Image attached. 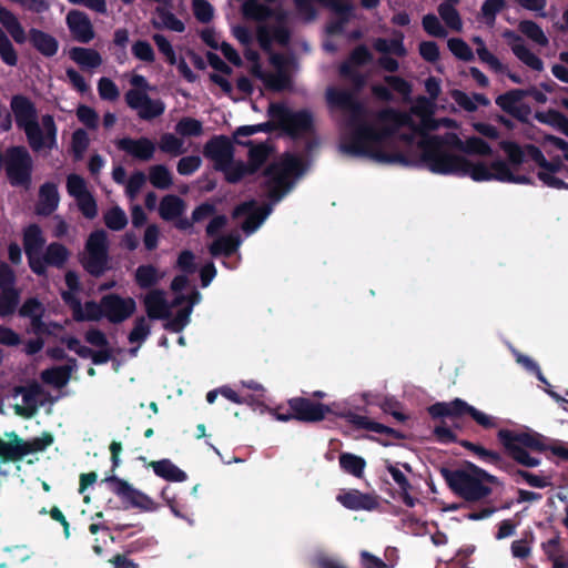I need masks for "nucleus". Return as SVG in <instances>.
<instances>
[{
  "instance_id": "nucleus-1",
  "label": "nucleus",
  "mask_w": 568,
  "mask_h": 568,
  "mask_svg": "<svg viewBox=\"0 0 568 568\" xmlns=\"http://www.w3.org/2000/svg\"><path fill=\"white\" fill-rule=\"evenodd\" d=\"M325 98L331 109H337L348 114L345 122L348 132L343 134L339 144L343 153L356 158H368L383 164L405 166L410 164L404 153L384 150V143L394 134L395 130L407 124L408 114L394 108H385L377 113V120L381 123L392 124L393 128H379L366 120V106L353 92L331 87L326 90Z\"/></svg>"
},
{
  "instance_id": "nucleus-2",
  "label": "nucleus",
  "mask_w": 568,
  "mask_h": 568,
  "mask_svg": "<svg viewBox=\"0 0 568 568\" xmlns=\"http://www.w3.org/2000/svg\"><path fill=\"white\" fill-rule=\"evenodd\" d=\"M439 474L450 491L467 503L484 501L493 494V486L504 485L497 476L467 460L463 468L442 466Z\"/></svg>"
},
{
  "instance_id": "nucleus-3",
  "label": "nucleus",
  "mask_w": 568,
  "mask_h": 568,
  "mask_svg": "<svg viewBox=\"0 0 568 568\" xmlns=\"http://www.w3.org/2000/svg\"><path fill=\"white\" fill-rule=\"evenodd\" d=\"M433 434L439 444L447 445L458 443L460 446L475 454L481 462L494 465L498 469L506 471L517 484L524 480L535 488H545L550 485L547 477L518 468L515 464L505 460L498 452L487 449L467 439H458L453 429L446 426L445 422L436 425Z\"/></svg>"
},
{
  "instance_id": "nucleus-4",
  "label": "nucleus",
  "mask_w": 568,
  "mask_h": 568,
  "mask_svg": "<svg viewBox=\"0 0 568 568\" xmlns=\"http://www.w3.org/2000/svg\"><path fill=\"white\" fill-rule=\"evenodd\" d=\"M497 439L504 447L508 457L518 465L526 468H534L540 465V458L531 456L527 449L544 453L550 450L552 455L568 460V448L561 445L548 446L545 437L538 433L515 432L501 428L497 433Z\"/></svg>"
},
{
  "instance_id": "nucleus-5",
  "label": "nucleus",
  "mask_w": 568,
  "mask_h": 568,
  "mask_svg": "<svg viewBox=\"0 0 568 568\" xmlns=\"http://www.w3.org/2000/svg\"><path fill=\"white\" fill-rule=\"evenodd\" d=\"M305 172L303 160L295 154L286 153L277 162L268 164L263 175L267 178L265 183L271 201L270 204L280 202L294 186L291 178H298Z\"/></svg>"
},
{
  "instance_id": "nucleus-6",
  "label": "nucleus",
  "mask_w": 568,
  "mask_h": 568,
  "mask_svg": "<svg viewBox=\"0 0 568 568\" xmlns=\"http://www.w3.org/2000/svg\"><path fill=\"white\" fill-rule=\"evenodd\" d=\"M418 146L420 149L418 163L432 173L460 176L463 165L467 164L465 156L454 154L445 149V141L440 136L425 138L418 143Z\"/></svg>"
},
{
  "instance_id": "nucleus-7",
  "label": "nucleus",
  "mask_w": 568,
  "mask_h": 568,
  "mask_svg": "<svg viewBox=\"0 0 568 568\" xmlns=\"http://www.w3.org/2000/svg\"><path fill=\"white\" fill-rule=\"evenodd\" d=\"M267 114L291 139H301L315 132L314 115L307 109L292 110L281 102L270 103Z\"/></svg>"
},
{
  "instance_id": "nucleus-8",
  "label": "nucleus",
  "mask_w": 568,
  "mask_h": 568,
  "mask_svg": "<svg viewBox=\"0 0 568 568\" xmlns=\"http://www.w3.org/2000/svg\"><path fill=\"white\" fill-rule=\"evenodd\" d=\"M79 262L83 270L95 278L111 270L109 239L104 230H95L89 234L84 250L79 254Z\"/></svg>"
},
{
  "instance_id": "nucleus-9",
  "label": "nucleus",
  "mask_w": 568,
  "mask_h": 568,
  "mask_svg": "<svg viewBox=\"0 0 568 568\" xmlns=\"http://www.w3.org/2000/svg\"><path fill=\"white\" fill-rule=\"evenodd\" d=\"M427 412L433 419L449 417L457 419L464 415H469L478 425L489 429L496 426L493 418L460 398L452 402H437L428 406Z\"/></svg>"
},
{
  "instance_id": "nucleus-10",
  "label": "nucleus",
  "mask_w": 568,
  "mask_h": 568,
  "mask_svg": "<svg viewBox=\"0 0 568 568\" xmlns=\"http://www.w3.org/2000/svg\"><path fill=\"white\" fill-rule=\"evenodd\" d=\"M103 481L106 483L110 490L125 504V508L133 507L142 511H155L160 507L159 504L146 494L138 490L126 480L115 475L108 476Z\"/></svg>"
},
{
  "instance_id": "nucleus-11",
  "label": "nucleus",
  "mask_w": 568,
  "mask_h": 568,
  "mask_svg": "<svg viewBox=\"0 0 568 568\" xmlns=\"http://www.w3.org/2000/svg\"><path fill=\"white\" fill-rule=\"evenodd\" d=\"M10 109L18 129L24 132L27 140H33L40 125L36 103L24 94H14L10 100Z\"/></svg>"
},
{
  "instance_id": "nucleus-12",
  "label": "nucleus",
  "mask_w": 568,
  "mask_h": 568,
  "mask_svg": "<svg viewBox=\"0 0 568 568\" xmlns=\"http://www.w3.org/2000/svg\"><path fill=\"white\" fill-rule=\"evenodd\" d=\"M125 103L132 110L138 112L140 119L151 121L165 111V104L162 100H153L145 91L130 89L124 94Z\"/></svg>"
},
{
  "instance_id": "nucleus-13",
  "label": "nucleus",
  "mask_w": 568,
  "mask_h": 568,
  "mask_svg": "<svg viewBox=\"0 0 568 568\" xmlns=\"http://www.w3.org/2000/svg\"><path fill=\"white\" fill-rule=\"evenodd\" d=\"M13 392L14 395H22L23 405H16L14 412L17 415L24 418L32 417L39 406L43 405L45 402H52L49 393L38 383H32L27 386H16Z\"/></svg>"
},
{
  "instance_id": "nucleus-14",
  "label": "nucleus",
  "mask_w": 568,
  "mask_h": 568,
  "mask_svg": "<svg viewBox=\"0 0 568 568\" xmlns=\"http://www.w3.org/2000/svg\"><path fill=\"white\" fill-rule=\"evenodd\" d=\"M272 211V204L265 203L261 206H257L254 200H250L236 205L232 212V216L233 219L246 216L242 224V230L250 234L255 232L261 226V224L267 219Z\"/></svg>"
},
{
  "instance_id": "nucleus-15",
  "label": "nucleus",
  "mask_w": 568,
  "mask_h": 568,
  "mask_svg": "<svg viewBox=\"0 0 568 568\" xmlns=\"http://www.w3.org/2000/svg\"><path fill=\"white\" fill-rule=\"evenodd\" d=\"M45 239L42 235L41 227L33 223L27 226L23 231V248L28 258V264L32 273H43V266L39 261L42 253Z\"/></svg>"
},
{
  "instance_id": "nucleus-16",
  "label": "nucleus",
  "mask_w": 568,
  "mask_h": 568,
  "mask_svg": "<svg viewBox=\"0 0 568 568\" xmlns=\"http://www.w3.org/2000/svg\"><path fill=\"white\" fill-rule=\"evenodd\" d=\"M296 420L302 423H317L332 413L328 405L312 402L306 397H293L287 400Z\"/></svg>"
},
{
  "instance_id": "nucleus-17",
  "label": "nucleus",
  "mask_w": 568,
  "mask_h": 568,
  "mask_svg": "<svg viewBox=\"0 0 568 568\" xmlns=\"http://www.w3.org/2000/svg\"><path fill=\"white\" fill-rule=\"evenodd\" d=\"M59 359H68V363L61 366H53L42 371L40 378L44 385L55 389V394H50L51 400H57L64 394L61 389L68 385L72 372L77 368L75 357H58Z\"/></svg>"
},
{
  "instance_id": "nucleus-18",
  "label": "nucleus",
  "mask_w": 568,
  "mask_h": 568,
  "mask_svg": "<svg viewBox=\"0 0 568 568\" xmlns=\"http://www.w3.org/2000/svg\"><path fill=\"white\" fill-rule=\"evenodd\" d=\"M203 155L214 162V170H223L234 159L233 143L226 135H214L204 144Z\"/></svg>"
},
{
  "instance_id": "nucleus-19",
  "label": "nucleus",
  "mask_w": 568,
  "mask_h": 568,
  "mask_svg": "<svg viewBox=\"0 0 568 568\" xmlns=\"http://www.w3.org/2000/svg\"><path fill=\"white\" fill-rule=\"evenodd\" d=\"M103 306L104 318L112 324L124 322L136 310L135 301L132 297H122L115 293L103 295Z\"/></svg>"
},
{
  "instance_id": "nucleus-20",
  "label": "nucleus",
  "mask_w": 568,
  "mask_h": 568,
  "mask_svg": "<svg viewBox=\"0 0 568 568\" xmlns=\"http://www.w3.org/2000/svg\"><path fill=\"white\" fill-rule=\"evenodd\" d=\"M526 97L527 92H524V89H511L503 94H499L495 99V103L505 113L525 123L528 121V116L531 113L530 106L521 103L523 99Z\"/></svg>"
},
{
  "instance_id": "nucleus-21",
  "label": "nucleus",
  "mask_w": 568,
  "mask_h": 568,
  "mask_svg": "<svg viewBox=\"0 0 568 568\" xmlns=\"http://www.w3.org/2000/svg\"><path fill=\"white\" fill-rule=\"evenodd\" d=\"M62 298L67 303H70V305L72 307L73 320L77 322H84V321L98 322V321L104 318L103 296L100 298L99 302H95V301L85 302L83 307L81 305V302L79 300L74 298L71 295V293H63Z\"/></svg>"
},
{
  "instance_id": "nucleus-22",
  "label": "nucleus",
  "mask_w": 568,
  "mask_h": 568,
  "mask_svg": "<svg viewBox=\"0 0 568 568\" xmlns=\"http://www.w3.org/2000/svg\"><path fill=\"white\" fill-rule=\"evenodd\" d=\"M504 38L507 40L513 53L518 60L534 71H542V60L527 48L524 39L518 33L513 30H506L504 32Z\"/></svg>"
},
{
  "instance_id": "nucleus-23",
  "label": "nucleus",
  "mask_w": 568,
  "mask_h": 568,
  "mask_svg": "<svg viewBox=\"0 0 568 568\" xmlns=\"http://www.w3.org/2000/svg\"><path fill=\"white\" fill-rule=\"evenodd\" d=\"M42 129L39 125V132L33 140H27L33 152H40L43 149L53 150L57 148L58 128L54 118L51 114H44L41 118Z\"/></svg>"
},
{
  "instance_id": "nucleus-24",
  "label": "nucleus",
  "mask_w": 568,
  "mask_h": 568,
  "mask_svg": "<svg viewBox=\"0 0 568 568\" xmlns=\"http://www.w3.org/2000/svg\"><path fill=\"white\" fill-rule=\"evenodd\" d=\"M337 415L345 418L351 425H353L357 429H366L377 434H384L396 439L405 438V435L402 432L389 426H386L384 424L371 420L368 417L358 415L352 410L338 413Z\"/></svg>"
},
{
  "instance_id": "nucleus-25",
  "label": "nucleus",
  "mask_w": 568,
  "mask_h": 568,
  "mask_svg": "<svg viewBox=\"0 0 568 568\" xmlns=\"http://www.w3.org/2000/svg\"><path fill=\"white\" fill-rule=\"evenodd\" d=\"M116 148L134 159L143 162L150 161L155 152L154 143L145 136L139 139L122 138L115 142Z\"/></svg>"
},
{
  "instance_id": "nucleus-26",
  "label": "nucleus",
  "mask_w": 568,
  "mask_h": 568,
  "mask_svg": "<svg viewBox=\"0 0 568 568\" xmlns=\"http://www.w3.org/2000/svg\"><path fill=\"white\" fill-rule=\"evenodd\" d=\"M68 28L80 43H89L94 38V30L87 13L79 10H71L67 14Z\"/></svg>"
},
{
  "instance_id": "nucleus-27",
  "label": "nucleus",
  "mask_w": 568,
  "mask_h": 568,
  "mask_svg": "<svg viewBox=\"0 0 568 568\" xmlns=\"http://www.w3.org/2000/svg\"><path fill=\"white\" fill-rule=\"evenodd\" d=\"M70 257V251L65 245L59 242H52L47 247L44 253H41L39 261L43 266V273L37 274L38 276L48 275V266L55 268H63Z\"/></svg>"
},
{
  "instance_id": "nucleus-28",
  "label": "nucleus",
  "mask_w": 568,
  "mask_h": 568,
  "mask_svg": "<svg viewBox=\"0 0 568 568\" xmlns=\"http://www.w3.org/2000/svg\"><path fill=\"white\" fill-rule=\"evenodd\" d=\"M8 442L0 438V463H16L24 458L22 438L16 432L4 434Z\"/></svg>"
},
{
  "instance_id": "nucleus-29",
  "label": "nucleus",
  "mask_w": 568,
  "mask_h": 568,
  "mask_svg": "<svg viewBox=\"0 0 568 568\" xmlns=\"http://www.w3.org/2000/svg\"><path fill=\"white\" fill-rule=\"evenodd\" d=\"M29 42L47 58L55 55L59 49V42L53 36L36 28L29 30Z\"/></svg>"
},
{
  "instance_id": "nucleus-30",
  "label": "nucleus",
  "mask_w": 568,
  "mask_h": 568,
  "mask_svg": "<svg viewBox=\"0 0 568 568\" xmlns=\"http://www.w3.org/2000/svg\"><path fill=\"white\" fill-rule=\"evenodd\" d=\"M60 196L58 186L53 182H45L39 190V205L37 212L40 215H51L59 205Z\"/></svg>"
},
{
  "instance_id": "nucleus-31",
  "label": "nucleus",
  "mask_w": 568,
  "mask_h": 568,
  "mask_svg": "<svg viewBox=\"0 0 568 568\" xmlns=\"http://www.w3.org/2000/svg\"><path fill=\"white\" fill-rule=\"evenodd\" d=\"M337 500L351 510H373L377 507L375 497L359 490H351L337 496Z\"/></svg>"
},
{
  "instance_id": "nucleus-32",
  "label": "nucleus",
  "mask_w": 568,
  "mask_h": 568,
  "mask_svg": "<svg viewBox=\"0 0 568 568\" xmlns=\"http://www.w3.org/2000/svg\"><path fill=\"white\" fill-rule=\"evenodd\" d=\"M184 302H187V305L183 308H180L174 316H170L165 318L168 322L165 324V328L173 333H180L190 322V315L192 313L193 305L197 302L194 300L185 301V296H178L173 302L172 306H180Z\"/></svg>"
},
{
  "instance_id": "nucleus-33",
  "label": "nucleus",
  "mask_w": 568,
  "mask_h": 568,
  "mask_svg": "<svg viewBox=\"0 0 568 568\" xmlns=\"http://www.w3.org/2000/svg\"><path fill=\"white\" fill-rule=\"evenodd\" d=\"M144 305L151 320H164L171 316L170 305L164 298L163 292L155 290L146 294Z\"/></svg>"
},
{
  "instance_id": "nucleus-34",
  "label": "nucleus",
  "mask_w": 568,
  "mask_h": 568,
  "mask_svg": "<svg viewBox=\"0 0 568 568\" xmlns=\"http://www.w3.org/2000/svg\"><path fill=\"white\" fill-rule=\"evenodd\" d=\"M236 143L239 145L250 148L247 165L251 168V172L254 173H256L261 169V166L266 162L272 152V146L266 142L254 144L251 140H236Z\"/></svg>"
},
{
  "instance_id": "nucleus-35",
  "label": "nucleus",
  "mask_w": 568,
  "mask_h": 568,
  "mask_svg": "<svg viewBox=\"0 0 568 568\" xmlns=\"http://www.w3.org/2000/svg\"><path fill=\"white\" fill-rule=\"evenodd\" d=\"M150 467L156 476L168 481L182 483L187 479L186 473L166 458L151 462Z\"/></svg>"
},
{
  "instance_id": "nucleus-36",
  "label": "nucleus",
  "mask_w": 568,
  "mask_h": 568,
  "mask_svg": "<svg viewBox=\"0 0 568 568\" xmlns=\"http://www.w3.org/2000/svg\"><path fill=\"white\" fill-rule=\"evenodd\" d=\"M240 245L241 239L239 235H222L210 244L209 252L213 257L221 255L230 257L239 250Z\"/></svg>"
},
{
  "instance_id": "nucleus-37",
  "label": "nucleus",
  "mask_w": 568,
  "mask_h": 568,
  "mask_svg": "<svg viewBox=\"0 0 568 568\" xmlns=\"http://www.w3.org/2000/svg\"><path fill=\"white\" fill-rule=\"evenodd\" d=\"M69 57L82 69H95L102 63L100 53L91 48L73 47Z\"/></svg>"
},
{
  "instance_id": "nucleus-38",
  "label": "nucleus",
  "mask_w": 568,
  "mask_h": 568,
  "mask_svg": "<svg viewBox=\"0 0 568 568\" xmlns=\"http://www.w3.org/2000/svg\"><path fill=\"white\" fill-rule=\"evenodd\" d=\"M85 342L92 346L101 348L100 351H92L90 348H81L77 355H93V356H106L112 355L110 349H106L108 338L105 334L98 328H90L84 335Z\"/></svg>"
},
{
  "instance_id": "nucleus-39",
  "label": "nucleus",
  "mask_w": 568,
  "mask_h": 568,
  "mask_svg": "<svg viewBox=\"0 0 568 568\" xmlns=\"http://www.w3.org/2000/svg\"><path fill=\"white\" fill-rule=\"evenodd\" d=\"M184 209L185 203L180 196L169 194L162 197L159 213L164 221H174L182 215Z\"/></svg>"
},
{
  "instance_id": "nucleus-40",
  "label": "nucleus",
  "mask_w": 568,
  "mask_h": 568,
  "mask_svg": "<svg viewBox=\"0 0 568 568\" xmlns=\"http://www.w3.org/2000/svg\"><path fill=\"white\" fill-rule=\"evenodd\" d=\"M377 52L383 54L393 53L397 57H405L407 50L404 45V34L402 31L395 32V38L387 40L384 38H377L373 44Z\"/></svg>"
},
{
  "instance_id": "nucleus-41",
  "label": "nucleus",
  "mask_w": 568,
  "mask_h": 568,
  "mask_svg": "<svg viewBox=\"0 0 568 568\" xmlns=\"http://www.w3.org/2000/svg\"><path fill=\"white\" fill-rule=\"evenodd\" d=\"M535 119L544 124L557 129L559 132L568 136V116L558 110L550 109L546 112L537 111Z\"/></svg>"
},
{
  "instance_id": "nucleus-42",
  "label": "nucleus",
  "mask_w": 568,
  "mask_h": 568,
  "mask_svg": "<svg viewBox=\"0 0 568 568\" xmlns=\"http://www.w3.org/2000/svg\"><path fill=\"white\" fill-rule=\"evenodd\" d=\"M338 459L339 466L345 473L353 475L356 478L363 477L364 469L366 467V462L363 457L352 453H342Z\"/></svg>"
},
{
  "instance_id": "nucleus-43",
  "label": "nucleus",
  "mask_w": 568,
  "mask_h": 568,
  "mask_svg": "<svg viewBox=\"0 0 568 568\" xmlns=\"http://www.w3.org/2000/svg\"><path fill=\"white\" fill-rule=\"evenodd\" d=\"M160 278L158 268L152 264L140 265L134 274L135 283L144 290L156 285Z\"/></svg>"
},
{
  "instance_id": "nucleus-44",
  "label": "nucleus",
  "mask_w": 568,
  "mask_h": 568,
  "mask_svg": "<svg viewBox=\"0 0 568 568\" xmlns=\"http://www.w3.org/2000/svg\"><path fill=\"white\" fill-rule=\"evenodd\" d=\"M224 165L225 168L223 170L217 171L223 172L225 181L231 184L241 182L246 175L255 174L254 172H251V168L242 161L235 163L231 161Z\"/></svg>"
},
{
  "instance_id": "nucleus-45",
  "label": "nucleus",
  "mask_w": 568,
  "mask_h": 568,
  "mask_svg": "<svg viewBox=\"0 0 568 568\" xmlns=\"http://www.w3.org/2000/svg\"><path fill=\"white\" fill-rule=\"evenodd\" d=\"M271 8L257 0H246L243 4V14L247 19L263 22L271 19Z\"/></svg>"
},
{
  "instance_id": "nucleus-46",
  "label": "nucleus",
  "mask_w": 568,
  "mask_h": 568,
  "mask_svg": "<svg viewBox=\"0 0 568 568\" xmlns=\"http://www.w3.org/2000/svg\"><path fill=\"white\" fill-rule=\"evenodd\" d=\"M466 165H463L460 176H469L475 182L490 181V165L484 162L473 163L466 159Z\"/></svg>"
},
{
  "instance_id": "nucleus-47",
  "label": "nucleus",
  "mask_w": 568,
  "mask_h": 568,
  "mask_svg": "<svg viewBox=\"0 0 568 568\" xmlns=\"http://www.w3.org/2000/svg\"><path fill=\"white\" fill-rule=\"evenodd\" d=\"M150 183L160 190H166L172 185V175L169 169L163 164H156L150 168Z\"/></svg>"
},
{
  "instance_id": "nucleus-48",
  "label": "nucleus",
  "mask_w": 568,
  "mask_h": 568,
  "mask_svg": "<svg viewBox=\"0 0 568 568\" xmlns=\"http://www.w3.org/2000/svg\"><path fill=\"white\" fill-rule=\"evenodd\" d=\"M499 148L506 153L508 162L513 166H519L525 162L526 150L515 141L503 140Z\"/></svg>"
},
{
  "instance_id": "nucleus-49",
  "label": "nucleus",
  "mask_w": 568,
  "mask_h": 568,
  "mask_svg": "<svg viewBox=\"0 0 568 568\" xmlns=\"http://www.w3.org/2000/svg\"><path fill=\"white\" fill-rule=\"evenodd\" d=\"M519 31L537 44L545 47L548 44V38L541 27L532 20H523L519 22Z\"/></svg>"
},
{
  "instance_id": "nucleus-50",
  "label": "nucleus",
  "mask_w": 568,
  "mask_h": 568,
  "mask_svg": "<svg viewBox=\"0 0 568 568\" xmlns=\"http://www.w3.org/2000/svg\"><path fill=\"white\" fill-rule=\"evenodd\" d=\"M20 294L17 288L1 290L0 293V316L12 315L19 304Z\"/></svg>"
},
{
  "instance_id": "nucleus-51",
  "label": "nucleus",
  "mask_w": 568,
  "mask_h": 568,
  "mask_svg": "<svg viewBox=\"0 0 568 568\" xmlns=\"http://www.w3.org/2000/svg\"><path fill=\"white\" fill-rule=\"evenodd\" d=\"M264 85L266 89L282 92L288 90L292 85V80L286 70H278L275 73H270L266 75Z\"/></svg>"
},
{
  "instance_id": "nucleus-52",
  "label": "nucleus",
  "mask_w": 568,
  "mask_h": 568,
  "mask_svg": "<svg viewBox=\"0 0 568 568\" xmlns=\"http://www.w3.org/2000/svg\"><path fill=\"white\" fill-rule=\"evenodd\" d=\"M175 131L183 138L200 136L203 133V124L197 119L184 116L176 123Z\"/></svg>"
},
{
  "instance_id": "nucleus-53",
  "label": "nucleus",
  "mask_w": 568,
  "mask_h": 568,
  "mask_svg": "<svg viewBox=\"0 0 568 568\" xmlns=\"http://www.w3.org/2000/svg\"><path fill=\"white\" fill-rule=\"evenodd\" d=\"M53 435L48 432H44L40 437H34L30 440L22 439L24 457L28 456L29 454L45 450L49 446L53 444Z\"/></svg>"
},
{
  "instance_id": "nucleus-54",
  "label": "nucleus",
  "mask_w": 568,
  "mask_h": 568,
  "mask_svg": "<svg viewBox=\"0 0 568 568\" xmlns=\"http://www.w3.org/2000/svg\"><path fill=\"white\" fill-rule=\"evenodd\" d=\"M438 13L448 28L456 31L462 29L463 23L459 12L452 3H440L438 6Z\"/></svg>"
},
{
  "instance_id": "nucleus-55",
  "label": "nucleus",
  "mask_w": 568,
  "mask_h": 568,
  "mask_svg": "<svg viewBox=\"0 0 568 568\" xmlns=\"http://www.w3.org/2000/svg\"><path fill=\"white\" fill-rule=\"evenodd\" d=\"M104 223L112 231H121L128 224L125 212L120 206H113L104 213Z\"/></svg>"
},
{
  "instance_id": "nucleus-56",
  "label": "nucleus",
  "mask_w": 568,
  "mask_h": 568,
  "mask_svg": "<svg viewBox=\"0 0 568 568\" xmlns=\"http://www.w3.org/2000/svg\"><path fill=\"white\" fill-rule=\"evenodd\" d=\"M0 59L3 63L9 67H16L18 63V53L6 34V32L0 28Z\"/></svg>"
},
{
  "instance_id": "nucleus-57",
  "label": "nucleus",
  "mask_w": 568,
  "mask_h": 568,
  "mask_svg": "<svg viewBox=\"0 0 568 568\" xmlns=\"http://www.w3.org/2000/svg\"><path fill=\"white\" fill-rule=\"evenodd\" d=\"M90 139L85 130L77 129L71 136V151L74 160L79 161L83 158L84 152L88 150Z\"/></svg>"
},
{
  "instance_id": "nucleus-58",
  "label": "nucleus",
  "mask_w": 568,
  "mask_h": 568,
  "mask_svg": "<svg viewBox=\"0 0 568 568\" xmlns=\"http://www.w3.org/2000/svg\"><path fill=\"white\" fill-rule=\"evenodd\" d=\"M506 8V0H485L480 12L487 26H494L496 16Z\"/></svg>"
},
{
  "instance_id": "nucleus-59",
  "label": "nucleus",
  "mask_w": 568,
  "mask_h": 568,
  "mask_svg": "<svg viewBox=\"0 0 568 568\" xmlns=\"http://www.w3.org/2000/svg\"><path fill=\"white\" fill-rule=\"evenodd\" d=\"M535 539L534 532L531 530H527L523 534V538L519 540H514L511 542V554L515 558L526 559L529 557L531 548L530 544H532Z\"/></svg>"
},
{
  "instance_id": "nucleus-60",
  "label": "nucleus",
  "mask_w": 568,
  "mask_h": 568,
  "mask_svg": "<svg viewBox=\"0 0 568 568\" xmlns=\"http://www.w3.org/2000/svg\"><path fill=\"white\" fill-rule=\"evenodd\" d=\"M551 530L552 536L548 540L541 542V549L548 560L555 559L564 554L560 531L554 527H551Z\"/></svg>"
},
{
  "instance_id": "nucleus-61",
  "label": "nucleus",
  "mask_w": 568,
  "mask_h": 568,
  "mask_svg": "<svg viewBox=\"0 0 568 568\" xmlns=\"http://www.w3.org/2000/svg\"><path fill=\"white\" fill-rule=\"evenodd\" d=\"M449 51L459 60L469 62L474 60L471 48L460 38H452L447 41Z\"/></svg>"
},
{
  "instance_id": "nucleus-62",
  "label": "nucleus",
  "mask_w": 568,
  "mask_h": 568,
  "mask_svg": "<svg viewBox=\"0 0 568 568\" xmlns=\"http://www.w3.org/2000/svg\"><path fill=\"white\" fill-rule=\"evenodd\" d=\"M170 487L166 486L161 491V497L166 503L168 507L172 511V514L181 519H184L189 521L190 524L192 520L190 519L189 513L186 511V508L184 505L180 504L174 495H170Z\"/></svg>"
},
{
  "instance_id": "nucleus-63",
  "label": "nucleus",
  "mask_w": 568,
  "mask_h": 568,
  "mask_svg": "<svg viewBox=\"0 0 568 568\" xmlns=\"http://www.w3.org/2000/svg\"><path fill=\"white\" fill-rule=\"evenodd\" d=\"M159 148L162 152L172 155H180L184 153L183 141L172 133H164L161 136Z\"/></svg>"
},
{
  "instance_id": "nucleus-64",
  "label": "nucleus",
  "mask_w": 568,
  "mask_h": 568,
  "mask_svg": "<svg viewBox=\"0 0 568 568\" xmlns=\"http://www.w3.org/2000/svg\"><path fill=\"white\" fill-rule=\"evenodd\" d=\"M384 81L390 90L397 92L403 98L408 99L410 97L413 88L406 79L399 75H385Z\"/></svg>"
}]
</instances>
